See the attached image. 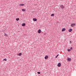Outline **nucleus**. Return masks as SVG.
<instances>
[{
	"label": "nucleus",
	"mask_w": 76,
	"mask_h": 76,
	"mask_svg": "<svg viewBox=\"0 0 76 76\" xmlns=\"http://www.w3.org/2000/svg\"><path fill=\"white\" fill-rule=\"evenodd\" d=\"M69 31L70 32H71V31H72V28L69 29Z\"/></svg>",
	"instance_id": "6e6552de"
},
{
	"label": "nucleus",
	"mask_w": 76,
	"mask_h": 76,
	"mask_svg": "<svg viewBox=\"0 0 76 76\" xmlns=\"http://www.w3.org/2000/svg\"><path fill=\"white\" fill-rule=\"evenodd\" d=\"M70 49H71V50H72V48H70Z\"/></svg>",
	"instance_id": "5701e85b"
},
{
	"label": "nucleus",
	"mask_w": 76,
	"mask_h": 76,
	"mask_svg": "<svg viewBox=\"0 0 76 76\" xmlns=\"http://www.w3.org/2000/svg\"><path fill=\"white\" fill-rule=\"evenodd\" d=\"M19 6H25V4H20L19 5Z\"/></svg>",
	"instance_id": "7ed1b4c3"
},
{
	"label": "nucleus",
	"mask_w": 76,
	"mask_h": 76,
	"mask_svg": "<svg viewBox=\"0 0 76 76\" xmlns=\"http://www.w3.org/2000/svg\"><path fill=\"white\" fill-rule=\"evenodd\" d=\"M60 6L61 9H64V8H65V7H64V6L63 5H60Z\"/></svg>",
	"instance_id": "f257e3e1"
},
{
	"label": "nucleus",
	"mask_w": 76,
	"mask_h": 76,
	"mask_svg": "<svg viewBox=\"0 0 76 76\" xmlns=\"http://www.w3.org/2000/svg\"><path fill=\"white\" fill-rule=\"evenodd\" d=\"M4 36L5 37H8V35H7V34H4Z\"/></svg>",
	"instance_id": "ddd939ff"
},
{
	"label": "nucleus",
	"mask_w": 76,
	"mask_h": 76,
	"mask_svg": "<svg viewBox=\"0 0 76 76\" xmlns=\"http://www.w3.org/2000/svg\"><path fill=\"white\" fill-rule=\"evenodd\" d=\"M19 56H22V53H20L19 54Z\"/></svg>",
	"instance_id": "f3484780"
},
{
	"label": "nucleus",
	"mask_w": 76,
	"mask_h": 76,
	"mask_svg": "<svg viewBox=\"0 0 76 76\" xmlns=\"http://www.w3.org/2000/svg\"><path fill=\"white\" fill-rule=\"evenodd\" d=\"M67 50L69 52V51H71V49H67Z\"/></svg>",
	"instance_id": "f8f14e48"
},
{
	"label": "nucleus",
	"mask_w": 76,
	"mask_h": 76,
	"mask_svg": "<svg viewBox=\"0 0 76 76\" xmlns=\"http://www.w3.org/2000/svg\"><path fill=\"white\" fill-rule=\"evenodd\" d=\"M45 59H46V60H47V59H48V56H46L45 57Z\"/></svg>",
	"instance_id": "20e7f679"
},
{
	"label": "nucleus",
	"mask_w": 76,
	"mask_h": 76,
	"mask_svg": "<svg viewBox=\"0 0 76 76\" xmlns=\"http://www.w3.org/2000/svg\"><path fill=\"white\" fill-rule=\"evenodd\" d=\"M37 73H38V74H40V73H41V72H38Z\"/></svg>",
	"instance_id": "6ab92c4d"
},
{
	"label": "nucleus",
	"mask_w": 76,
	"mask_h": 76,
	"mask_svg": "<svg viewBox=\"0 0 76 76\" xmlns=\"http://www.w3.org/2000/svg\"><path fill=\"white\" fill-rule=\"evenodd\" d=\"M76 25V24L75 23H73V24H72L71 25V26H72V27H74V26H75Z\"/></svg>",
	"instance_id": "f03ea898"
},
{
	"label": "nucleus",
	"mask_w": 76,
	"mask_h": 76,
	"mask_svg": "<svg viewBox=\"0 0 76 76\" xmlns=\"http://www.w3.org/2000/svg\"><path fill=\"white\" fill-rule=\"evenodd\" d=\"M41 32V31L40 29H39L38 31V32L39 33V34H40Z\"/></svg>",
	"instance_id": "423d86ee"
},
{
	"label": "nucleus",
	"mask_w": 76,
	"mask_h": 76,
	"mask_svg": "<svg viewBox=\"0 0 76 76\" xmlns=\"http://www.w3.org/2000/svg\"><path fill=\"white\" fill-rule=\"evenodd\" d=\"M19 20V18H18L16 19V20H17V21H18Z\"/></svg>",
	"instance_id": "2eb2a0df"
},
{
	"label": "nucleus",
	"mask_w": 76,
	"mask_h": 76,
	"mask_svg": "<svg viewBox=\"0 0 76 76\" xmlns=\"http://www.w3.org/2000/svg\"><path fill=\"white\" fill-rule=\"evenodd\" d=\"M54 16V14H52L51 15V16Z\"/></svg>",
	"instance_id": "dca6fc26"
},
{
	"label": "nucleus",
	"mask_w": 76,
	"mask_h": 76,
	"mask_svg": "<svg viewBox=\"0 0 76 76\" xmlns=\"http://www.w3.org/2000/svg\"><path fill=\"white\" fill-rule=\"evenodd\" d=\"M65 29L64 28H63L62 30V32H63V31H65Z\"/></svg>",
	"instance_id": "9b49d317"
},
{
	"label": "nucleus",
	"mask_w": 76,
	"mask_h": 76,
	"mask_svg": "<svg viewBox=\"0 0 76 76\" xmlns=\"http://www.w3.org/2000/svg\"><path fill=\"white\" fill-rule=\"evenodd\" d=\"M4 60H5V61H7V59H6V58H4Z\"/></svg>",
	"instance_id": "a211bd4d"
},
{
	"label": "nucleus",
	"mask_w": 76,
	"mask_h": 76,
	"mask_svg": "<svg viewBox=\"0 0 76 76\" xmlns=\"http://www.w3.org/2000/svg\"><path fill=\"white\" fill-rule=\"evenodd\" d=\"M37 19H36V18H34V19H33V21H37Z\"/></svg>",
	"instance_id": "0eeeda50"
},
{
	"label": "nucleus",
	"mask_w": 76,
	"mask_h": 76,
	"mask_svg": "<svg viewBox=\"0 0 76 76\" xmlns=\"http://www.w3.org/2000/svg\"><path fill=\"white\" fill-rule=\"evenodd\" d=\"M70 44H72V42L71 41H70Z\"/></svg>",
	"instance_id": "412c9836"
},
{
	"label": "nucleus",
	"mask_w": 76,
	"mask_h": 76,
	"mask_svg": "<svg viewBox=\"0 0 76 76\" xmlns=\"http://www.w3.org/2000/svg\"><path fill=\"white\" fill-rule=\"evenodd\" d=\"M5 30H6L5 29L4 30H2V31H5Z\"/></svg>",
	"instance_id": "4be33fe9"
},
{
	"label": "nucleus",
	"mask_w": 76,
	"mask_h": 76,
	"mask_svg": "<svg viewBox=\"0 0 76 76\" xmlns=\"http://www.w3.org/2000/svg\"><path fill=\"white\" fill-rule=\"evenodd\" d=\"M22 11H23V12H25V9H22Z\"/></svg>",
	"instance_id": "4468645a"
},
{
	"label": "nucleus",
	"mask_w": 76,
	"mask_h": 76,
	"mask_svg": "<svg viewBox=\"0 0 76 76\" xmlns=\"http://www.w3.org/2000/svg\"><path fill=\"white\" fill-rule=\"evenodd\" d=\"M59 56V55H57V56Z\"/></svg>",
	"instance_id": "b1692460"
},
{
	"label": "nucleus",
	"mask_w": 76,
	"mask_h": 76,
	"mask_svg": "<svg viewBox=\"0 0 76 76\" xmlns=\"http://www.w3.org/2000/svg\"><path fill=\"white\" fill-rule=\"evenodd\" d=\"M57 66L58 67H60V66H61V64H60V63H58Z\"/></svg>",
	"instance_id": "39448f33"
},
{
	"label": "nucleus",
	"mask_w": 76,
	"mask_h": 76,
	"mask_svg": "<svg viewBox=\"0 0 76 76\" xmlns=\"http://www.w3.org/2000/svg\"><path fill=\"white\" fill-rule=\"evenodd\" d=\"M67 60L69 61H71V59L69 58H68Z\"/></svg>",
	"instance_id": "1a4fd4ad"
},
{
	"label": "nucleus",
	"mask_w": 76,
	"mask_h": 76,
	"mask_svg": "<svg viewBox=\"0 0 76 76\" xmlns=\"http://www.w3.org/2000/svg\"><path fill=\"white\" fill-rule=\"evenodd\" d=\"M25 23H23L22 24V26H25Z\"/></svg>",
	"instance_id": "9d476101"
},
{
	"label": "nucleus",
	"mask_w": 76,
	"mask_h": 76,
	"mask_svg": "<svg viewBox=\"0 0 76 76\" xmlns=\"http://www.w3.org/2000/svg\"><path fill=\"white\" fill-rule=\"evenodd\" d=\"M57 57H58V56H57V55L56 56V58H57Z\"/></svg>",
	"instance_id": "aec40b11"
}]
</instances>
